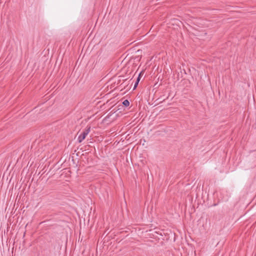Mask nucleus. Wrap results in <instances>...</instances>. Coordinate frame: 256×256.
<instances>
[{
  "instance_id": "7ed1b4c3",
  "label": "nucleus",
  "mask_w": 256,
  "mask_h": 256,
  "mask_svg": "<svg viewBox=\"0 0 256 256\" xmlns=\"http://www.w3.org/2000/svg\"><path fill=\"white\" fill-rule=\"evenodd\" d=\"M122 104L124 106L127 107L129 106L130 102L128 100H126L122 102Z\"/></svg>"
},
{
  "instance_id": "20e7f679",
  "label": "nucleus",
  "mask_w": 256,
  "mask_h": 256,
  "mask_svg": "<svg viewBox=\"0 0 256 256\" xmlns=\"http://www.w3.org/2000/svg\"><path fill=\"white\" fill-rule=\"evenodd\" d=\"M162 97H160V98H157V99H156V100L155 102L158 101V100H160V102H157L155 104V105L158 104H160V102H161L162 101L164 100V99H162Z\"/></svg>"
},
{
  "instance_id": "f257e3e1",
  "label": "nucleus",
  "mask_w": 256,
  "mask_h": 256,
  "mask_svg": "<svg viewBox=\"0 0 256 256\" xmlns=\"http://www.w3.org/2000/svg\"><path fill=\"white\" fill-rule=\"evenodd\" d=\"M90 126H87L83 132L78 136V142H81L86 137V136L90 132Z\"/></svg>"
},
{
  "instance_id": "f03ea898",
  "label": "nucleus",
  "mask_w": 256,
  "mask_h": 256,
  "mask_svg": "<svg viewBox=\"0 0 256 256\" xmlns=\"http://www.w3.org/2000/svg\"><path fill=\"white\" fill-rule=\"evenodd\" d=\"M144 74V72H142V71L140 73V74H139V75H138V77L137 78L136 81L135 82L134 86V88H135L137 86H138V82H139L140 80V77Z\"/></svg>"
},
{
  "instance_id": "39448f33",
  "label": "nucleus",
  "mask_w": 256,
  "mask_h": 256,
  "mask_svg": "<svg viewBox=\"0 0 256 256\" xmlns=\"http://www.w3.org/2000/svg\"><path fill=\"white\" fill-rule=\"evenodd\" d=\"M252 98H253L254 101V102H255V100H255V97H254V96H253V97H252Z\"/></svg>"
}]
</instances>
